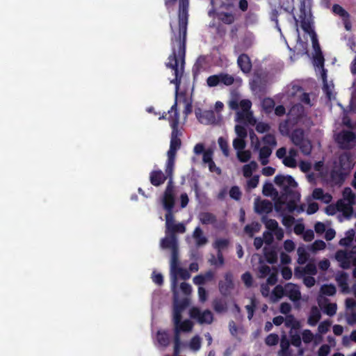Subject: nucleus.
<instances>
[{
    "label": "nucleus",
    "instance_id": "nucleus-1",
    "mask_svg": "<svg viewBox=\"0 0 356 356\" xmlns=\"http://www.w3.org/2000/svg\"><path fill=\"white\" fill-rule=\"evenodd\" d=\"M179 3L178 24H170L172 33V54L169 56L166 63L167 67L174 71L175 78L171 80L170 83L175 85L176 94L184 74L189 1L188 0H179Z\"/></svg>",
    "mask_w": 356,
    "mask_h": 356
},
{
    "label": "nucleus",
    "instance_id": "nucleus-2",
    "mask_svg": "<svg viewBox=\"0 0 356 356\" xmlns=\"http://www.w3.org/2000/svg\"><path fill=\"white\" fill-rule=\"evenodd\" d=\"M354 163L350 156L345 153L341 154L337 160L334 161L329 167L324 168L322 161L316 163L314 170L319 175L331 185L341 184L345 175L353 167Z\"/></svg>",
    "mask_w": 356,
    "mask_h": 356
},
{
    "label": "nucleus",
    "instance_id": "nucleus-3",
    "mask_svg": "<svg viewBox=\"0 0 356 356\" xmlns=\"http://www.w3.org/2000/svg\"><path fill=\"white\" fill-rule=\"evenodd\" d=\"M300 14L298 19H296V24H300L303 31L307 33L310 36L312 42V46L314 51V65L316 67V71L318 72L322 76V73L325 70L323 68L324 58L320 49V45L318 42L316 35L314 33L312 27V18L310 11H307L305 8V4L302 3L300 10Z\"/></svg>",
    "mask_w": 356,
    "mask_h": 356
},
{
    "label": "nucleus",
    "instance_id": "nucleus-4",
    "mask_svg": "<svg viewBox=\"0 0 356 356\" xmlns=\"http://www.w3.org/2000/svg\"><path fill=\"white\" fill-rule=\"evenodd\" d=\"M275 182L284 191L285 200L287 202L286 208L288 211H297L302 212L305 211L302 205L298 206L300 195L297 190L298 184L291 176L277 175L275 177Z\"/></svg>",
    "mask_w": 356,
    "mask_h": 356
},
{
    "label": "nucleus",
    "instance_id": "nucleus-5",
    "mask_svg": "<svg viewBox=\"0 0 356 356\" xmlns=\"http://www.w3.org/2000/svg\"><path fill=\"white\" fill-rule=\"evenodd\" d=\"M355 203V195L350 188H346L343 191V197L337 201L335 204H330L325 208L327 215H334L337 213L342 215L343 218H350L353 212V206Z\"/></svg>",
    "mask_w": 356,
    "mask_h": 356
},
{
    "label": "nucleus",
    "instance_id": "nucleus-6",
    "mask_svg": "<svg viewBox=\"0 0 356 356\" xmlns=\"http://www.w3.org/2000/svg\"><path fill=\"white\" fill-rule=\"evenodd\" d=\"M187 305L186 298L183 300H174L173 321L175 325V343L178 338L180 339V332H191L193 324L189 320L181 322V314ZM181 341V340H179Z\"/></svg>",
    "mask_w": 356,
    "mask_h": 356
},
{
    "label": "nucleus",
    "instance_id": "nucleus-7",
    "mask_svg": "<svg viewBox=\"0 0 356 356\" xmlns=\"http://www.w3.org/2000/svg\"><path fill=\"white\" fill-rule=\"evenodd\" d=\"M162 204L164 209L167 211V213L165 215V234H169V233L174 228L175 225H177V224L175 222L173 215L172 213V210L175 204V198L173 194V186L172 185L171 180H170L168 182V184L165 191L164 195L162 199Z\"/></svg>",
    "mask_w": 356,
    "mask_h": 356
},
{
    "label": "nucleus",
    "instance_id": "nucleus-8",
    "mask_svg": "<svg viewBox=\"0 0 356 356\" xmlns=\"http://www.w3.org/2000/svg\"><path fill=\"white\" fill-rule=\"evenodd\" d=\"M191 277L189 272L179 266V257H171L170 259V280L171 287L173 291L174 300H180L178 288L177 286V280H187Z\"/></svg>",
    "mask_w": 356,
    "mask_h": 356
},
{
    "label": "nucleus",
    "instance_id": "nucleus-9",
    "mask_svg": "<svg viewBox=\"0 0 356 356\" xmlns=\"http://www.w3.org/2000/svg\"><path fill=\"white\" fill-rule=\"evenodd\" d=\"M180 135L181 132L178 129H174L172 131L170 145L168 152V161L165 166V172L169 176L172 175L176 152L181 146Z\"/></svg>",
    "mask_w": 356,
    "mask_h": 356
},
{
    "label": "nucleus",
    "instance_id": "nucleus-10",
    "mask_svg": "<svg viewBox=\"0 0 356 356\" xmlns=\"http://www.w3.org/2000/svg\"><path fill=\"white\" fill-rule=\"evenodd\" d=\"M335 258L343 268H349L352 265L355 266L353 276L356 277V248L350 252L339 250L336 253Z\"/></svg>",
    "mask_w": 356,
    "mask_h": 356
},
{
    "label": "nucleus",
    "instance_id": "nucleus-11",
    "mask_svg": "<svg viewBox=\"0 0 356 356\" xmlns=\"http://www.w3.org/2000/svg\"><path fill=\"white\" fill-rule=\"evenodd\" d=\"M238 78H234L232 75L227 73H220L209 76L207 79V83L209 87H215L220 84L229 86L232 85L234 82H241Z\"/></svg>",
    "mask_w": 356,
    "mask_h": 356
},
{
    "label": "nucleus",
    "instance_id": "nucleus-12",
    "mask_svg": "<svg viewBox=\"0 0 356 356\" xmlns=\"http://www.w3.org/2000/svg\"><path fill=\"white\" fill-rule=\"evenodd\" d=\"M251 106L252 103L249 99H242V101H240L239 108L241 111L236 113L237 121H246L252 125L256 124V120L250 111Z\"/></svg>",
    "mask_w": 356,
    "mask_h": 356
},
{
    "label": "nucleus",
    "instance_id": "nucleus-13",
    "mask_svg": "<svg viewBox=\"0 0 356 356\" xmlns=\"http://www.w3.org/2000/svg\"><path fill=\"white\" fill-rule=\"evenodd\" d=\"M293 143L298 146L304 154H309L312 150V145L309 140L304 136V132L301 129H296L291 136Z\"/></svg>",
    "mask_w": 356,
    "mask_h": 356
},
{
    "label": "nucleus",
    "instance_id": "nucleus-14",
    "mask_svg": "<svg viewBox=\"0 0 356 356\" xmlns=\"http://www.w3.org/2000/svg\"><path fill=\"white\" fill-rule=\"evenodd\" d=\"M336 140L344 149H350L356 145V136L349 131L339 133L336 137Z\"/></svg>",
    "mask_w": 356,
    "mask_h": 356
},
{
    "label": "nucleus",
    "instance_id": "nucleus-15",
    "mask_svg": "<svg viewBox=\"0 0 356 356\" xmlns=\"http://www.w3.org/2000/svg\"><path fill=\"white\" fill-rule=\"evenodd\" d=\"M191 318L197 319L200 324H210L213 321V314L209 310L200 311L197 307H193L190 310Z\"/></svg>",
    "mask_w": 356,
    "mask_h": 356
},
{
    "label": "nucleus",
    "instance_id": "nucleus-16",
    "mask_svg": "<svg viewBox=\"0 0 356 356\" xmlns=\"http://www.w3.org/2000/svg\"><path fill=\"white\" fill-rule=\"evenodd\" d=\"M258 271L259 277L268 276L267 279L268 284L273 285L276 283L277 275V270L276 268L272 270L268 266L261 264Z\"/></svg>",
    "mask_w": 356,
    "mask_h": 356
},
{
    "label": "nucleus",
    "instance_id": "nucleus-17",
    "mask_svg": "<svg viewBox=\"0 0 356 356\" xmlns=\"http://www.w3.org/2000/svg\"><path fill=\"white\" fill-rule=\"evenodd\" d=\"M161 247L170 249L172 252L171 257H179L177 238L174 234H166V236L161 241Z\"/></svg>",
    "mask_w": 356,
    "mask_h": 356
},
{
    "label": "nucleus",
    "instance_id": "nucleus-18",
    "mask_svg": "<svg viewBox=\"0 0 356 356\" xmlns=\"http://www.w3.org/2000/svg\"><path fill=\"white\" fill-rule=\"evenodd\" d=\"M254 208L256 213L264 214L270 213L273 209V204L267 200H261L259 197L254 200Z\"/></svg>",
    "mask_w": 356,
    "mask_h": 356
},
{
    "label": "nucleus",
    "instance_id": "nucleus-19",
    "mask_svg": "<svg viewBox=\"0 0 356 356\" xmlns=\"http://www.w3.org/2000/svg\"><path fill=\"white\" fill-rule=\"evenodd\" d=\"M195 115L199 122L204 124H211L216 122L214 113L211 111H202L200 108L195 109Z\"/></svg>",
    "mask_w": 356,
    "mask_h": 356
},
{
    "label": "nucleus",
    "instance_id": "nucleus-20",
    "mask_svg": "<svg viewBox=\"0 0 356 356\" xmlns=\"http://www.w3.org/2000/svg\"><path fill=\"white\" fill-rule=\"evenodd\" d=\"M165 174L166 175L160 170H152L149 174L151 184L155 186H159L165 182L168 177L171 179L172 175L169 176L166 172Z\"/></svg>",
    "mask_w": 356,
    "mask_h": 356
},
{
    "label": "nucleus",
    "instance_id": "nucleus-21",
    "mask_svg": "<svg viewBox=\"0 0 356 356\" xmlns=\"http://www.w3.org/2000/svg\"><path fill=\"white\" fill-rule=\"evenodd\" d=\"M323 81V90L325 93L329 100L335 99L336 92L334 90V86L332 81H328L327 80L326 73L323 71L321 76Z\"/></svg>",
    "mask_w": 356,
    "mask_h": 356
},
{
    "label": "nucleus",
    "instance_id": "nucleus-22",
    "mask_svg": "<svg viewBox=\"0 0 356 356\" xmlns=\"http://www.w3.org/2000/svg\"><path fill=\"white\" fill-rule=\"evenodd\" d=\"M285 286V296L289 297L292 301L299 300L301 293L298 286L293 283H288Z\"/></svg>",
    "mask_w": 356,
    "mask_h": 356
},
{
    "label": "nucleus",
    "instance_id": "nucleus-23",
    "mask_svg": "<svg viewBox=\"0 0 356 356\" xmlns=\"http://www.w3.org/2000/svg\"><path fill=\"white\" fill-rule=\"evenodd\" d=\"M301 337L304 343H309L314 341V345H318L323 340V337L320 334L314 335L309 330H304L302 332Z\"/></svg>",
    "mask_w": 356,
    "mask_h": 356
},
{
    "label": "nucleus",
    "instance_id": "nucleus-24",
    "mask_svg": "<svg viewBox=\"0 0 356 356\" xmlns=\"http://www.w3.org/2000/svg\"><path fill=\"white\" fill-rule=\"evenodd\" d=\"M233 276L232 273H227L225 275V282H220L219 283V289L223 295H227L231 289L233 288Z\"/></svg>",
    "mask_w": 356,
    "mask_h": 356
},
{
    "label": "nucleus",
    "instance_id": "nucleus-25",
    "mask_svg": "<svg viewBox=\"0 0 356 356\" xmlns=\"http://www.w3.org/2000/svg\"><path fill=\"white\" fill-rule=\"evenodd\" d=\"M228 244L229 241L226 238H217L213 243L214 248L218 250V257L220 265H223L224 264V259L221 251L225 249Z\"/></svg>",
    "mask_w": 356,
    "mask_h": 356
},
{
    "label": "nucleus",
    "instance_id": "nucleus-26",
    "mask_svg": "<svg viewBox=\"0 0 356 356\" xmlns=\"http://www.w3.org/2000/svg\"><path fill=\"white\" fill-rule=\"evenodd\" d=\"M168 116L167 118L168 120L170 122V127L172 130L174 129H178L177 126L179 124V113L177 110V103L175 102L171 107L170 110L168 111Z\"/></svg>",
    "mask_w": 356,
    "mask_h": 356
},
{
    "label": "nucleus",
    "instance_id": "nucleus-27",
    "mask_svg": "<svg viewBox=\"0 0 356 356\" xmlns=\"http://www.w3.org/2000/svg\"><path fill=\"white\" fill-rule=\"evenodd\" d=\"M319 307L328 316H333L337 312V305L335 303H325V300L320 296L318 299Z\"/></svg>",
    "mask_w": 356,
    "mask_h": 356
},
{
    "label": "nucleus",
    "instance_id": "nucleus-28",
    "mask_svg": "<svg viewBox=\"0 0 356 356\" xmlns=\"http://www.w3.org/2000/svg\"><path fill=\"white\" fill-rule=\"evenodd\" d=\"M192 237L197 247L205 245L208 243L207 237L204 234L203 231L199 227L195 229Z\"/></svg>",
    "mask_w": 356,
    "mask_h": 356
},
{
    "label": "nucleus",
    "instance_id": "nucleus-29",
    "mask_svg": "<svg viewBox=\"0 0 356 356\" xmlns=\"http://www.w3.org/2000/svg\"><path fill=\"white\" fill-rule=\"evenodd\" d=\"M298 153L295 149H291L287 155L283 159V163L289 168H296L297 166V156Z\"/></svg>",
    "mask_w": 356,
    "mask_h": 356
},
{
    "label": "nucleus",
    "instance_id": "nucleus-30",
    "mask_svg": "<svg viewBox=\"0 0 356 356\" xmlns=\"http://www.w3.org/2000/svg\"><path fill=\"white\" fill-rule=\"evenodd\" d=\"M259 150V160L261 165H265L268 163V158L272 154V148L268 146H264Z\"/></svg>",
    "mask_w": 356,
    "mask_h": 356
},
{
    "label": "nucleus",
    "instance_id": "nucleus-31",
    "mask_svg": "<svg viewBox=\"0 0 356 356\" xmlns=\"http://www.w3.org/2000/svg\"><path fill=\"white\" fill-rule=\"evenodd\" d=\"M312 196L316 200H321L324 203H329L332 201V197L328 193H325L321 188H315Z\"/></svg>",
    "mask_w": 356,
    "mask_h": 356
},
{
    "label": "nucleus",
    "instance_id": "nucleus-32",
    "mask_svg": "<svg viewBox=\"0 0 356 356\" xmlns=\"http://www.w3.org/2000/svg\"><path fill=\"white\" fill-rule=\"evenodd\" d=\"M238 65L244 73H248L251 70V63L249 57L245 54L241 55L237 60Z\"/></svg>",
    "mask_w": 356,
    "mask_h": 356
},
{
    "label": "nucleus",
    "instance_id": "nucleus-33",
    "mask_svg": "<svg viewBox=\"0 0 356 356\" xmlns=\"http://www.w3.org/2000/svg\"><path fill=\"white\" fill-rule=\"evenodd\" d=\"M321 311L316 307H313L311 309L309 316L308 318V324L311 326H314L321 319Z\"/></svg>",
    "mask_w": 356,
    "mask_h": 356
},
{
    "label": "nucleus",
    "instance_id": "nucleus-34",
    "mask_svg": "<svg viewBox=\"0 0 356 356\" xmlns=\"http://www.w3.org/2000/svg\"><path fill=\"white\" fill-rule=\"evenodd\" d=\"M214 273L212 271H208L204 275H198L193 277V283L196 285L204 284L207 281L213 278Z\"/></svg>",
    "mask_w": 356,
    "mask_h": 356
},
{
    "label": "nucleus",
    "instance_id": "nucleus-35",
    "mask_svg": "<svg viewBox=\"0 0 356 356\" xmlns=\"http://www.w3.org/2000/svg\"><path fill=\"white\" fill-rule=\"evenodd\" d=\"M285 296V286L277 285L273 289L270 296V298L273 302L278 301L281 298Z\"/></svg>",
    "mask_w": 356,
    "mask_h": 356
},
{
    "label": "nucleus",
    "instance_id": "nucleus-36",
    "mask_svg": "<svg viewBox=\"0 0 356 356\" xmlns=\"http://www.w3.org/2000/svg\"><path fill=\"white\" fill-rule=\"evenodd\" d=\"M257 167L256 161H251L250 163L244 165L242 168L243 176L246 178L251 177L252 172L257 170Z\"/></svg>",
    "mask_w": 356,
    "mask_h": 356
},
{
    "label": "nucleus",
    "instance_id": "nucleus-37",
    "mask_svg": "<svg viewBox=\"0 0 356 356\" xmlns=\"http://www.w3.org/2000/svg\"><path fill=\"white\" fill-rule=\"evenodd\" d=\"M280 350L278 352L279 356H291L289 350V342L285 337H283L280 341Z\"/></svg>",
    "mask_w": 356,
    "mask_h": 356
},
{
    "label": "nucleus",
    "instance_id": "nucleus-38",
    "mask_svg": "<svg viewBox=\"0 0 356 356\" xmlns=\"http://www.w3.org/2000/svg\"><path fill=\"white\" fill-rule=\"evenodd\" d=\"M199 220L203 225H213L216 222V217L212 213L207 212L200 213Z\"/></svg>",
    "mask_w": 356,
    "mask_h": 356
},
{
    "label": "nucleus",
    "instance_id": "nucleus-39",
    "mask_svg": "<svg viewBox=\"0 0 356 356\" xmlns=\"http://www.w3.org/2000/svg\"><path fill=\"white\" fill-rule=\"evenodd\" d=\"M156 340L158 343L162 347L168 346L170 342L168 334L163 331H158Z\"/></svg>",
    "mask_w": 356,
    "mask_h": 356
},
{
    "label": "nucleus",
    "instance_id": "nucleus-40",
    "mask_svg": "<svg viewBox=\"0 0 356 356\" xmlns=\"http://www.w3.org/2000/svg\"><path fill=\"white\" fill-rule=\"evenodd\" d=\"M202 340L201 338L196 335L193 337L188 343L189 348L193 351H198L201 348Z\"/></svg>",
    "mask_w": 356,
    "mask_h": 356
},
{
    "label": "nucleus",
    "instance_id": "nucleus-41",
    "mask_svg": "<svg viewBox=\"0 0 356 356\" xmlns=\"http://www.w3.org/2000/svg\"><path fill=\"white\" fill-rule=\"evenodd\" d=\"M302 90L300 87L296 85H291L287 88V95L289 97H298L301 95Z\"/></svg>",
    "mask_w": 356,
    "mask_h": 356
},
{
    "label": "nucleus",
    "instance_id": "nucleus-42",
    "mask_svg": "<svg viewBox=\"0 0 356 356\" xmlns=\"http://www.w3.org/2000/svg\"><path fill=\"white\" fill-rule=\"evenodd\" d=\"M297 253H298V262L300 264H305L309 257V255H308L305 248L303 247H299L297 250Z\"/></svg>",
    "mask_w": 356,
    "mask_h": 356
},
{
    "label": "nucleus",
    "instance_id": "nucleus-43",
    "mask_svg": "<svg viewBox=\"0 0 356 356\" xmlns=\"http://www.w3.org/2000/svg\"><path fill=\"white\" fill-rule=\"evenodd\" d=\"M238 159L242 162L245 163L251 158V152L249 150H241L236 152Z\"/></svg>",
    "mask_w": 356,
    "mask_h": 356
},
{
    "label": "nucleus",
    "instance_id": "nucleus-44",
    "mask_svg": "<svg viewBox=\"0 0 356 356\" xmlns=\"http://www.w3.org/2000/svg\"><path fill=\"white\" fill-rule=\"evenodd\" d=\"M240 101H242V99L238 95H233L228 105L231 109L237 110L239 108Z\"/></svg>",
    "mask_w": 356,
    "mask_h": 356
},
{
    "label": "nucleus",
    "instance_id": "nucleus-45",
    "mask_svg": "<svg viewBox=\"0 0 356 356\" xmlns=\"http://www.w3.org/2000/svg\"><path fill=\"white\" fill-rule=\"evenodd\" d=\"M260 229V225L258 223H252L246 225L245 227V232L250 236H252L256 232H258Z\"/></svg>",
    "mask_w": 356,
    "mask_h": 356
},
{
    "label": "nucleus",
    "instance_id": "nucleus-46",
    "mask_svg": "<svg viewBox=\"0 0 356 356\" xmlns=\"http://www.w3.org/2000/svg\"><path fill=\"white\" fill-rule=\"evenodd\" d=\"M220 148L225 156H229V146L227 140L222 137H220L218 140Z\"/></svg>",
    "mask_w": 356,
    "mask_h": 356
},
{
    "label": "nucleus",
    "instance_id": "nucleus-47",
    "mask_svg": "<svg viewBox=\"0 0 356 356\" xmlns=\"http://www.w3.org/2000/svg\"><path fill=\"white\" fill-rule=\"evenodd\" d=\"M331 323L329 321H324L321 322L318 327V334L322 336L325 334L330 329Z\"/></svg>",
    "mask_w": 356,
    "mask_h": 356
},
{
    "label": "nucleus",
    "instance_id": "nucleus-48",
    "mask_svg": "<svg viewBox=\"0 0 356 356\" xmlns=\"http://www.w3.org/2000/svg\"><path fill=\"white\" fill-rule=\"evenodd\" d=\"M245 145L244 138H236L233 140V147L237 152L244 149Z\"/></svg>",
    "mask_w": 356,
    "mask_h": 356
},
{
    "label": "nucleus",
    "instance_id": "nucleus-49",
    "mask_svg": "<svg viewBox=\"0 0 356 356\" xmlns=\"http://www.w3.org/2000/svg\"><path fill=\"white\" fill-rule=\"evenodd\" d=\"M302 106L300 104H296L291 108L289 115L298 118L302 115Z\"/></svg>",
    "mask_w": 356,
    "mask_h": 356
},
{
    "label": "nucleus",
    "instance_id": "nucleus-50",
    "mask_svg": "<svg viewBox=\"0 0 356 356\" xmlns=\"http://www.w3.org/2000/svg\"><path fill=\"white\" fill-rule=\"evenodd\" d=\"M304 274L314 275L317 273L316 265L313 263L307 264L303 268Z\"/></svg>",
    "mask_w": 356,
    "mask_h": 356
},
{
    "label": "nucleus",
    "instance_id": "nucleus-51",
    "mask_svg": "<svg viewBox=\"0 0 356 356\" xmlns=\"http://www.w3.org/2000/svg\"><path fill=\"white\" fill-rule=\"evenodd\" d=\"M219 18L221 21L227 24H232L234 20V15L227 13H220L219 15Z\"/></svg>",
    "mask_w": 356,
    "mask_h": 356
},
{
    "label": "nucleus",
    "instance_id": "nucleus-52",
    "mask_svg": "<svg viewBox=\"0 0 356 356\" xmlns=\"http://www.w3.org/2000/svg\"><path fill=\"white\" fill-rule=\"evenodd\" d=\"M326 247V244L323 241L318 240L314 242L311 245V250L313 252L324 250Z\"/></svg>",
    "mask_w": 356,
    "mask_h": 356
},
{
    "label": "nucleus",
    "instance_id": "nucleus-53",
    "mask_svg": "<svg viewBox=\"0 0 356 356\" xmlns=\"http://www.w3.org/2000/svg\"><path fill=\"white\" fill-rule=\"evenodd\" d=\"M321 291L323 295L332 296L336 292V289L333 285H323Z\"/></svg>",
    "mask_w": 356,
    "mask_h": 356
},
{
    "label": "nucleus",
    "instance_id": "nucleus-54",
    "mask_svg": "<svg viewBox=\"0 0 356 356\" xmlns=\"http://www.w3.org/2000/svg\"><path fill=\"white\" fill-rule=\"evenodd\" d=\"M263 194L266 196H272L275 194V188L272 184L266 183L264 185Z\"/></svg>",
    "mask_w": 356,
    "mask_h": 356
},
{
    "label": "nucleus",
    "instance_id": "nucleus-55",
    "mask_svg": "<svg viewBox=\"0 0 356 356\" xmlns=\"http://www.w3.org/2000/svg\"><path fill=\"white\" fill-rule=\"evenodd\" d=\"M265 256L267 261L270 264H274L277 261V255L275 251L268 252L266 248H264Z\"/></svg>",
    "mask_w": 356,
    "mask_h": 356
},
{
    "label": "nucleus",
    "instance_id": "nucleus-56",
    "mask_svg": "<svg viewBox=\"0 0 356 356\" xmlns=\"http://www.w3.org/2000/svg\"><path fill=\"white\" fill-rule=\"evenodd\" d=\"M235 132L237 135L236 138H245L247 136V131L246 129L241 125H236L235 126Z\"/></svg>",
    "mask_w": 356,
    "mask_h": 356
},
{
    "label": "nucleus",
    "instance_id": "nucleus-57",
    "mask_svg": "<svg viewBox=\"0 0 356 356\" xmlns=\"http://www.w3.org/2000/svg\"><path fill=\"white\" fill-rule=\"evenodd\" d=\"M279 337L275 334H270L266 338V343L268 346H275L278 343Z\"/></svg>",
    "mask_w": 356,
    "mask_h": 356
},
{
    "label": "nucleus",
    "instance_id": "nucleus-58",
    "mask_svg": "<svg viewBox=\"0 0 356 356\" xmlns=\"http://www.w3.org/2000/svg\"><path fill=\"white\" fill-rule=\"evenodd\" d=\"M263 141L266 145V146L273 147L276 145V140L273 135L267 134L263 138Z\"/></svg>",
    "mask_w": 356,
    "mask_h": 356
},
{
    "label": "nucleus",
    "instance_id": "nucleus-59",
    "mask_svg": "<svg viewBox=\"0 0 356 356\" xmlns=\"http://www.w3.org/2000/svg\"><path fill=\"white\" fill-rule=\"evenodd\" d=\"M332 10L335 14L339 15V16L343 18H346L348 17V14L347 13V12L341 6L339 5H334L332 8Z\"/></svg>",
    "mask_w": 356,
    "mask_h": 356
},
{
    "label": "nucleus",
    "instance_id": "nucleus-60",
    "mask_svg": "<svg viewBox=\"0 0 356 356\" xmlns=\"http://www.w3.org/2000/svg\"><path fill=\"white\" fill-rule=\"evenodd\" d=\"M262 106L266 112H269L274 106V102L272 99H264L262 102Z\"/></svg>",
    "mask_w": 356,
    "mask_h": 356
},
{
    "label": "nucleus",
    "instance_id": "nucleus-61",
    "mask_svg": "<svg viewBox=\"0 0 356 356\" xmlns=\"http://www.w3.org/2000/svg\"><path fill=\"white\" fill-rule=\"evenodd\" d=\"M264 222L266 228L272 232L279 227L277 222L273 219H267Z\"/></svg>",
    "mask_w": 356,
    "mask_h": 356
},
{
    "label": "nucleus",
    "instance_id": "nucleus-62",
    "mask_svg": "<svg viewBox=\"0 0 356 356\" xmlns=\"http://www.w3.org/2000/svg\"><path fill=\"white\" fill-rule=\"evenodd\" d=\"M259 183V176L254 175L250 177V179L247 181V186L249 189H252L257 187Z\"/></svg>",
    "mask_w": 356,
    "mask_h": 356
},
{
    "label": "nucleus",
    "instance_id": "nucleus-63",
    "mask_svg": "<svg viewBox=\"0 0 356 356\" xmlns=\"http://www.w3.org/2000/svg\"><path fill=\"white\" fill-rule=\"evenodd\" d=\"M256 130L259 133L263 134L270 130V126L265 122H259L256 125Z\"/></svg>",
    "mask_w": 356,
    "mask_h": 356
},
{
    "label": "nucleus",
    "instance_id": "nucleus-64",
    "mask_svg": "<svg viewBox=\"0 0 356 356\" xmlns=\"http://www.w3.org/2000/svg\"><path fill=\"white\" fill-rule=\"evenodd\" d=\"M330 352V347L327 344L322 345L318 351V356H327Z\"/></svg>",
    "mask_w": 356,
    "mask_h": 356
}]
</instances>
